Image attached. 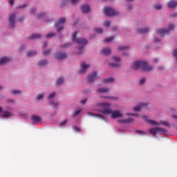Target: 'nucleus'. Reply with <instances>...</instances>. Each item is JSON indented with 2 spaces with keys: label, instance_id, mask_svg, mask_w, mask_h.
<instances>
[{
  "label": "nucleus",
  "instance_id": "nucleus-47",
  "mask_svg": "<svg viewBox=\"0 0 177 177\" xmlns=\"http://www.w3.org/2000/svg\"><path fill=\"white\" fill-rule=\"evenodd\" d=\"M42 97H44V93L39 94V95L37 97V99H38V100H40V99H42Z\"/></svg>",
  "mask_w": 177,
  "mask_h": 177
},
{
  "label": "nucleus",
  "instance_id": "nucleus-20",
  "mask_svg": "<svg viewBox=\"0 0 177 177\" xmlns=\"http://www.w3.org/2000/svg\"><path fill=\"white\" fill-rule=\"evenodd\" d=\"M138 32H139L140 34H142V33H144V32H149V28H139V29L138 30Z\"/></svg>",
  "mask_w": 177,
  "mask_h": 177
},
{
  "label": "nucleus",
  "instance_id": "nucleus-33",
  "mask_svg": "<svg viewBox=\"0 0 177 177\" xmlns=\"http://www.w3.org/2000/svg\"><path fill=\"white\" fill-rule=\"evenodd\" d=\"M136 132L139 135H146V133L142 130H136Z\"/></svg>",
  "mask_w": 177,
  "mask_h": 177
},
{
  "label": "nucleus",
  "instance_id": "nucleus-7",
  "mask_svg": "<svg viewBox=\"0 0 177 177\" xmlns=\"http://www.w3.org/2000/svg\"><path fill=\"white\" fill-rule=\"evenodd\" d=\"M15 19H16V15L15 14L10 16L8 24L11 28H15Z\"/></svg>",
  "mask_w": 177,
  "mask_h": 177
},
{
  "label": "nucleus",
  "instance_id": "nucleus-35",
  "mask_svg": "<svg viewBox=\"0 0 177 177\" xmlns=\"http://www.w3.org/2000/svg\"><path fill=\"white\" fill-rule=\"evenodd\" d=\"M67 124V119H65L64 121L59 123L60 127H64Z\"/></svg>",
  "mask_w": 177,
  "mask_h": 177
},
{
  "label": "nucleus",
  "instance_id": "nucleus-64",
  "mask_svg": "<svg viewBox=\"0 0 177 177\" xmlns=\"http://www.w3.org/2000/svg\"><path fill=\"white\" fill-rule=\"evenodd\" d=\"M128 9H132V5H129L128 6Z\"/></svg>",
  "mask_w": 177,
  "mask_h": 177
},
{
  "label": "nucleus",
  "instance_id": "nucleus-6",
  "mask_svg": "<svg viewBox=\"0 0 177 177\" xmlns=\"http://www.w3.org/2000/svg\"><path fill=\"white\" fill-rule=\"evenodd\" d=\"M66 22V18H60L58 21L55 24V27H57V31L58 32H60L63 28H64V26H62L63 23Z\"/></svg>",
  "mask_w": 177,
  "mask_h": 177
},
{
  "label": "nucleus",
  "instance_id": "nucleus-53",
  "mask_svg": "<svg viewBox=\"0 0 177 177\" xmlns=\"http://www.w3.org/2000/svg\"><path fill=\"white\" fill-rule=\"evenodd\" d=\"M24 49H26V47L24 46H22L20 48H19V50L20 52H23V50Z\"/></svg>",
  "mask_w": 177,
  "mask_h": 177
},
{
  "label": "nucleus",
  "instance_id": "nucleus-28",
  "mask_svg": "<svg viewBox=\"0 0 177 177\" xmlns=\"http://www.w3.org/2000/svg\"><path fill=\"white\" fill-rule=\"evenodd\" d=\"M102 81H103V82H113V81H114V78L109 77L106 79H104Z\"/></svg>",
  "mask_w": 177,
  "mask_h": 177
},
{
  "label": "nucleus",
  "instance_id": "nucleus-27",
  "mask_svg": "<svg viewBox=\"0 0 177 177\" xmlns=\"http://www.w3.org/2000/svg\"><path fill=\"white\" fill-rule=\"evenodd\" d=\"M147 122H149V124H151V125H160V123L154 121V120H147Z\"/></svg>",
  "mask_w": 177,
  "mask_h": 177
},
{
  "label": "nucleus",
  "instance_id": "nucleus-8",
  "mask_svg": "<svg viewBox=\"0 0 177 177\" xmlns=\"http://www.w3.org/2000/svg\"><path fill=\"white\" fill-rule=\"evenodd\" d=\"M97 73L96 72H93L92 74L88 75V80L89 82H93L95 80H97Z\"/></svg>",
  "mask_w": 177,
  "mask_h": 177
},
{
  "label": "nucleus",
  "instance_id": "nucleus-61",
  "mask_svg": "<svg viewBox=\"0 0 177 177\" xmlns=\"http://www.w3.org/2000/svg\"><path fill=\"white\" fill-rule=\"evenodd\" d=\"M127 115H136L135 113H127Z\"/></svg>",
  "mask_w": 177,
  "mask_h": 177
},
{
  "label": "nucleus",
  "instance_id": "nucleus-29",
  "mask_svg": "<svg viewBox=\"0 0 177 177\" xmlns=\"http://www.w3.org/2000/svg\"><path fill=\"white\" fill-rule=\"evenodd\" d=\"M128 46H119L118 47V50H127V49H128Z\"/></svg>",
  "mask_w": 177,
  "mask_h": 177
},
{
  "label": "nucleus",
  "instance_id": "nucleus-48",
  "mask_svg": "<svg viewBox=\"0 0 177 177\" xmlns=\"http://www.w3.org/2000/svg\"><path fill=\"white\" fill-rule=\"evenodd\" d=\"M45 13H39L37 15V17H39V19H41V17H42V16H44Z\"/></svg>",
  "mask_w": 177,
  "mask_h": 177
},
{
  "label": "nucleus",
  "instance_id": "nucleus-56",
  "mask_svg": "<svg viewBox=\"0 0 177 177\" xmlns=\"http://www.w3.org/2000/svg\"><path fill=\"white\" fill-rule=\"evenodd\" d=\"M171 17H177V12L172 14Z\"/></svg>",
  "mask_w": 177,
  "mask_h": 177
},
{
  "label": "nucleus",
  "instance_id": "nucleus-11",
  "mask_svg": "<svg viewBox=\"0 0 177 177\" xmlns=\"http://www.w3.org/2000/svg\"><path fill=\"white\" fill-rule=\"evenodd\" d=\"M147 106V104H146V103H141V104H139L138 106H134L133 108V111H140V109L142 107H146Z\"/></svg>",
  "mask_w": 177,
  "mask_h": 177
},
{
  "label": "nucleus",
  "instance_id": "nucleus-30",
  "mask_svg": "<svg viewBox=\"0 0 177 177\" xmlns=\"http://www.w3.org/2000/svg\"><path fill=\"white\" fill-rule=\"evenodd\" d=\"M12 93H13L14 95H20V93H21V91L20 90H12Z\"/></svg>",
  "mask_w": 177,
  "mask_h": 177
},
{
  "label": "nucleus",
  "instance_id": "nucleus-60",
  "mask_svg": "<svg viewBox=\"0 0 177 177\" xmlns=\"http://www.w3.org/2000/svg\"><path fill=\"white\" fill-rule=\"evenodd\" d=\"M0 113H3V108L0 106Z\"/></svg>",
  "mask_w": 177,
  "mask_h": 177
},
{
  "label": "nucleus",
  "instance_id": "nucleus-49",
  "mask_svg": "<svg viewBox=\"0 0 177 177\" xmlns=\"http://www.w3.org/2000/svg\"><path fill=\"white\" fill-rule=\"evenodd\" d=\"M35 12H37V10H36L35 8H32V9L30 10V12H31L32 15H34V13H35Z\"/></svg>",
  "mask_w": 177,
  "mask_h": 177
},
{
  "label": "nucleus",
  "instance_id": "nucleus-41",
  "mask_svg": "<svg viewBox=\"0 0 177 177\" xmlns=\"http://www.w3.org/2000/svg\"><path fill=\"white\" fill-rule=\"evenodd\" d=\"M50 104H53V107H57L59 106V102H50Z\"/></svg>",
  "mask_w": 177,
  "mask_h": 177
},
{
  "label": "nucleus",
  "instance_id": "nucleus-9",
  "mask_svg": "<svg viewBox=\"0 0 177 177\" xmlns=\"http://www.w3.org/2000/svg\"><path fill=\"white\" fill-rule=\"evenodd\" d=\"M67 57V54L65 53H57L55 55V59L58 60H63V59H66Z\"/></svg>",
  "mask_w": 177,
  "mask_h": 177
},
{
  "label": "nucleus",
  "instance_id": "nucleus-44",
  "mask_svg": "<svg viewBox=\"0 0 177 177\" xmlns=\"http://www.w3.org/2000/svg\"><path fill=\"white\" fill-rule=\"evenodd\" d=\"M71 45V44L70 43H67L64 44L63 46H61V48H68V46H70Z\"/></svg>",
  "mask_w": 177,
  "mask_h": 177
},
{
  "label": "nucleus",
  "instance_id": "nucleus-21",
  "mask_svg": "<svg viewBox=\"0 0 177 177\" xmlns=\"http://www.w3.org/2000/svg\"><path fill=\"white\" fill-rule=\"evenodd\" d=\"M149 133H151V135H153V136H156V135H157V127L150 129Z\"/></svg>",
  "mask_w": 177,
  "mask_h": 177
},
{
  "label": "nucleus",
  "instance_id": "nucleus-2",
  "mask_svg": "<svg viewBox=\"0 0 177 177\" xmlns=\"http://www.w3.org/2000/svg\"><path fill=\"white\" fill-rule=\"evenodd\" d=\"M134 70H141V71H151L153 66L148 65L145 61H137L133 64Z\"/></svg>",
  "mask_w": 177,
  "mask_h": 177
},
{
  "label": "nucleus",
  "instance_id": "nucleus-59",
  "mask_svg": "<svg viewBox=\"0 0 177 177\" xmlns=\"http://www.w3.org/2000/svg\"><path fill=\"white\" fill-rule=\"evenodd\" d=\"M112 31H117V27L111 28Z\"/></svg>",
  "mask_w": 177,
  "mask_h": 177
},
{
  "label": "nucleus",
  "instance_id": "nucleus-34",
  "mask_svg": "<svg viewBox=\"0 0 177 177\" xmlns=\"http://www.w3.org/2000/svg\"><path fill=\"white\" fill-rule=\"evenodd\" d=\"M34 55H37V51H29L28 53V56H34Z\"/></svg>",
  "mask_w": 177,
  "mask_h": 177
},
{
  "label": "nucleus",
  "instance_id": "nucleus-15",
  "mask_svg": "<svg viewBox=\"0 0 177 177\" xmlns=\"http://www.w3.org/2000/svg\"><path fill=\"white\" fill-rule=\"evenodd\" d=\"M156 133L162 135V133H167V130L161 127H156Z\"/></svg>",
  "mask_w": 177,
  "mask_h": 177
},
{
  "label": "nucleus",
  "instance_id": "nucleus-26",
  "mask_svg": "<svg viewBox=\"0 0 177 177\" xmlns=\"http://www.w3.org/2000/svg\"><path fill=\"white\" fill-rule=\"evenodd\" d=\"M109 66H111V67H120L121 64H120V62L109 63Z\"/></svg>",
  "mask_w": 177,
  "mask_h": 177
},
{
  "label": "nucleus",
  "instance_id": "nucleus-18",
  "mask_svg": "<svg viewBox=\"0 0 177 177\" xmlns=\"http://www.w3.org/2000/svg\"><path fill=\"white\" fill-rule=\"evenodd\" d=\"M32 121H35V122H39V121H41V117L36 115H32Z\"/></svg>",
  "mask_w": 177,
  "mask_h": 177
},
{
  "label": "nucleus",
  "instance_id": "nucleus-63",
  "mask_svg": "<svg viewBox=\"0 0 177 177\" xmlns=\"http://www.w3.org/2000/svg\"><path fill=\"white\" fill-rule=\"evenodd\" d=\"M44 48H46V46H47V45H48V44L47 43H44Z\"/></svg>",
  "mask_w": 177,
  "mask_h": 177
},
{
  "label": "nucleus",
  "instance_id": "nucleus-25",
  "mask_svg": "<svg viewBox=\"0 0 177 177\" xmlns=\"http://www.w3.org/2000/svg\"><path fill=\"white\" fill-rule=\"evenodd\" d=\"M38 66H45L46 64H48V61L45 59H42L38 62Z\"/></svg>",
  "mask_w": 177,
  "mask_h": 177
},
{
  "label": "nucleus",
  "instance_id": "nucleus-1",
  "mask_svg": "<svg viewBox=\"0 0 177 177\" xmlns=\"http://www.w3.org/2000/svg\"><path fill=\"white\" fill-rule=\"evenodd\" d=\"M97 106L100 109H101L100 111L102 114H110L111 118H121L124 116V115L119 110L112 111L111 108H110V103H100L97 104Z\"/></svg>",
  "mask_w": 177,
  "mask_h": 177
},
{
  "label": "nucleus",
  "instance_id": "nucleus-14",
  "mask_svg": "<svg viewBox=\"0 0 177 177\" xmlns=\"http://www.w3.org/2000/svg\"><path fill=\"white\" fill-rule=\"evenodd\" d=\"M10 62V58L8 57H3L0 59V65L1 64H6V63Z\"/></svg>",
  "mask_w": 177,
  "mask_h": 177
},
{
  "label": "nucleus",
  "instance_id": "nucleus-43",
  "mask_svg": "<svg viewBox=\"0 0 177 177\" xmlns=\"http://www.w3.org/2000/svg\"><path fill=\"white\" fill-rule=\"evenodd\" d=\"M104 26H105V27H109V26H110V21H104Z\"/></svg>",
  "mask_w": 177,
  "mask_h": 177
},
{
  "label": "nucleus",
  "instance_id": "nucleus-4",
  "mask_svg": "<svg viewBox=\"0 0 177 177\" xmlns=\"http://www.w3.org/2000/svg\"><path fill=\"white\" fill-rule=\"evenodd\" d=\"M175 28L174 24H169L168 26V29L160 28L158 29L156 32L160 34V37H164L165 35H168L170 31H172Z\"/></svg>",
  "mask_w": 177,
  "mask_h": 177
},
{
  "label": "nucleus",
  "instance_id": "nucleus-22",
  "mask_svg": "<svg viewBox=\"0 0 177 177\" xmlns=\"http://www.w3.org/2000/svg\"><path fill=\"white\" fill-rule=\"evenodd\" d=\"M64 82V79L63 77H59L56 80L57 85H62Z\"/></svg>",
  "mask_w": 177,
  "mask_h": 177
},
{
  "label": "nucleus",
  "instance_id": "nucleus-54",
  "mask_svg": "<svg viewBox=\"0 0 177 177\" xmlns=\"http://www.w3.org/2000/svg\"><path fill=\"white\" fill-rule=\"evenodd\" d=\"M154 41L156 44H158V42H160V39L155 38Z\"/></svg>",
  "mask_w": 177,
  "mask_h": 177
},
{
  "label": "nucleus",
  "instance_id": "nucleus-16",
  "mask_svg": "<svg viewBox=\"0 0 177 177\" xmlns=\"http://www.w3.org/2000/svg\"><path fill=\"white\" fill-rule=\"evenodd\" d=\"M109 91L110 89L107 88H100L97 90V92H98V93H107Z\"/></svg>",
  "mask_w": 177,
  "mask_h": 177
},
{
  "label": "nucleus",
  "instance_id": "nucleus-42",
  "mask_svg": "<svg viewBox=\"0 0 177 177\" xmlns=\"http://www.w3.org/2000/svg\"><path fill=\"white\" fill-rule=\"evenodd\" d=\"M55 95H56V93H51L48 97V99H53V97H55Z\"/></svg>",
  "mask_w": 177,
  "mask_h": 177
},
{
  "label": "nucleus",
  "instance_id": "nucleus-52",
  "mask_svg": "<svg viewBox=\"0 0 177 177\" xmlns=\"http://www.w3.org/2000/svg\"><path fill=\"white\" fill-rule=\"evenodd\" d=\"M78 1H80V0H71V3L75 4V3H77V2H78Z\"/></svg>",
  "mask_w": 177,
  "mask_h": 177
},
{
  "label": "nucleus",
  "instance_id": "nucleus-12",
  "mask_svg": "<svg viewBox=\"0 0 177 177\" xmlns=\"http://www.w3.org/2000/svg\"><path fill=\"white\" fill-rule=\"evenodd\" d=\"M81 10L83 13H88V12H91V7L88 5H83L81 7Z\"/></svg>",
  "mask_w": 177,
  "mask_h": 177
},
{
  "label": "nucleus",
  "instance_id": "nucleus-17",
  "mask_svg": "<svg viewBox=\"0 0 177 177\" xmlns=\"http://www.w3.org/2000/svg\"><path fill=\"white\" fill-rule=\"evenodd\" d=\"M102 53L105 55H110L111 53V50L109 48H104Z\"/></svg>",
  "mask_w": 177,
  "mask_h": 177
},
{
  "label": "nucleus",
  "instance_id": "nucleus-32",
  "mask_svg": "<svg viewBox=\"0 0 177 177\" xmlns=\"http://www.w3.org/2000/svg\"><path fill=\"white\" fill-rule=\"evenodd\" d=\"M113 39H114L113 37H108L106 39H104L105 42H111V41H113Z\"/></svg>",
  "mask_w": 177,
  "mask_h": 177
},
{
  "label": "nucleus",
  "instance_id": "nucleus-23",
  "mask_svg": "<svg viewBox=\"0 0 177 177\" xmlns=\"http://www.w3.org/2000/svg\"><path fill=\"white\" fill-rule=\"evenodd\" d=\"M2 113H3V118H9V117L12 115L9 111H3Z\"/></svg>",
  "mask_w": 177,
  "mask_h": 177
},
{
  "label": "nucleus",
  "instance_id": "nucleus-38",
  "mask_svg": "<svg viewBox=\"0 0 177 177\" xmlns=\"http://www.w3.org/2000/svg\"><path fill=\"white\" fill-rule=\"evenodd\" d=\"M162 125H165V127H168V128H170V127H171V125H169V123L167 122H164V121H162Z\"/></svg>",
  "mask_w": 177,
  "mask_h": 177
},
{
  "label": "nucleus",
  "instance_id": "nucleus-39",
  "mask_svg": "<svg viewBox=\"0 0 177 177\" xmlns=\"http://www.w3.org/2000/svg\"><path fill=\"white\" fill-rule=\"evenodd\" d=\"M80 113H81V109H79L77 111H75L74 112V114H73V117H77V115H78V114H80Z\"/></svg>",
  "mask_w": 177,
  "mask_h": 177
},
{
  "label": "nucleus",
  "instance_id": "nucleus-24",
  "mask_svg": "<svg viewBox=\"0 0 177 177\" xmlns=\"http://www.w3.org/2000/svg\"><path fill=\"white\" fill-rule=\"evenodd\" d=\"M132 121H133V120L132 118H129L127 120H119V122H122L123 124H127L128 122H132Z\"/></svg>",
  "mask_w": 177,
  "mask_h": 177
},
{
  "label": "nucleus",
  "instance_id": "nucleus-62",
  "mask_svg": "<svg viewBox=\"0 0 177 177\" xmlns=\"http://www.w3.org/2000/svg\"><path fill=\"white\" fill-rule=\"evenodd\" d=\"M96 116H97V117H100V118H103V115H102L97 114V115H96Z\"/></svg>",
  "mask_w": 177,
  "mask_h": 177
},
{
  "label": "nucleus",
  "instance_id": "nucleus-51",
  "mask_svg": "<svg viewBox=\"0 0 177 177\" xmlns=\"http://www.w3.org/2000/svg\"><path fill=\"white\" fill-rule=\"evenodd\" d=\"M80 103H82V104H85V103H86V99L81 100Z\"/></svg>",
  "mask_w": 177,
  "mask_h": 177
},
{
  "label": "nucleus",
  "instance_id": "nucleus-50",
  "mask_svg": "<svg viewBox=\"0 0 177 177\" xmlns=\"http://www.w3.org/2000/svg\"><path fill=\"white\" fill-rule=\"evenodd\" d=\"M75 131L76 132H81V129L79 128V127H75Z\"/></svg>",
  "mask_w": 177,
  "mask_h": 177
},
{
  "label": "nucleus",
  "instance_id": "nucleus-3",
  "mask_svg": "<svg viewBox=\"0 0 177 177\" xmlns=\"http://www.w3.org/2000/svg\"><path fill=\"white\" fill-rule=\"evenodd\" d=\"M77 34H78L77 32H75L72 35V41L73 42H76V44H78L79 46L77 47L78 50H82L84 48H85V46L88 44V41L84 38H77Z\"/></svg>",
  "mask_w": 177,
  "mask_h": 177
},
{
  "label": "nucleus",
  "instance_id": "nucleus-40",
  "mask_svg": "<svg viewBox=\"0 0 177 177\" xmlns=\"http://www.w3.org/2000/svg\"><path fill=\"white\" fill-rule=\"evenodd\" d=\"M113 60H114V62H121V59L118 57H113Z\"/></svg>",
  "mask_w": 177,
  "mask_h": 177
},
{
  "label": "nucleus",
  "instance_id": "nucleus-58",
  "mask_svg": "<svg viewBox=\"0 0 177 177\" xmlns=\"http://www.w3.org/2000/svg\"><path fill=\"white\" fill-rule=\"evenodd\" d=\"M18 8H19V9H21L23 8H26V5L19 6Z\"/></svg>",
  "mask_w": 177,
  "mask_h": 177
},
{
  "label": "nucleus",
  "instance_id": "nucleus-36",
  "mask_svg": "<svg viewBox=\"0 0 177 177\" xmlns=\"http://www.w3.org/2000/svg\"><path fill=\"white\" fill-rule=\"evenodd\" d=\"M52 37H55V33L51 32V33H48L46 35V38H52Z\"/></svg>",
  "mask_w": 177,
  "mask_h": 177
},
{
  "label": "nucleus",
  "instance_id": "nucleus-10",
  "mask_svg": "<svg viewBox=\"0 0 177 177\" xmlns=\"http://www.w3.org/2000/svg\"><path fill=\"white\" fill-rule=\"evenodd\" d=\"M81 70L80 71V73L82 74L84 73H85V71H86V70H88V68H89V64H86L84 62H83L81 65Z\"/></svg>",
  "mask_w": 177,
  "mask_h": 177
},
{
  "label": "nucleus",
  "instance_id": "nucleus-13",
  "mask_svg": "<svg viewBox=\"0 0 177 177\" xmlns=\"http://www.w3.org/2000/svg\"><path fill=\"white\" fill-rule=\"evenodd\" d=\"M168 8L170 9H172L174 8H176L177 6V1H170L167 3Z\"/></svg>",
  "mask_w": 177,
  "mask_h": 177
},
{
  "label": "nucleus",
  "instance_id": "nucleus-45",
  "mask_svg": "<svg viewBox=\"0 0 177 177\" xmlns=\"http://www.w3.org/2000/svg\"><path fill=\"white\" fill-rule=\"evenodd\" d=\"M50 53V50L49 49H47L46 51L43 52V55H49Z\"/></svg>",
  "mask_w": 177,
  "mask_h": 177
},
{
  "label": "nucleus",
  "instance_id": "nucleus-57",
  "mask_svg": "<svg viewBox=\"0 0 177 177\" xmlns=\"http://www.w3.org/2000/svg\"><path fill=\"white\" fill-rule=\"evenodd\" d=\"M87 114H88V115H93V117H95V115H96L93 113H88Z\"/></svg>",
  "mask_w": 177,
  "mask_h": 177
},
{
  "label": "nucleus",
  "instance_id": "nucleus-19",
  "mask_svg": "<svg viewBox=\"0 0 177 177\" xmlns=\"http://www.w3.org/2000/svg\"><path fill=\"white\" fill-rule=\"evenodd\" d=\"M29 39H37L38 38H41L40 34H32L31 36H29Z\"/></svg>",
  "mask_w": 177,
  "mask_h": 177
},
{
  "label": "nucleus",
  "instance_id": "nucleus-37",
  "mask_svg": "<svg viewBox=\"0 0 177 177\" xmlns=\"http://www.w3.org/2000/svg\"><path fill=\"white\" fill-rule=\"evenodd\" d=\"M146 82V79L145 77H142L140 80V85H143V84H145Z\"/></svg>",
  "mask_w": 177,
  "mask_h": 177
},
{
  "label": "nucleus",
  "instance_id": "nucleus-31",
  "mask_svg": "<svg viewBox=\"0 0 177 177\" xmlns=\"http://www.w3.org/2000/svg\"><path fill=\"white\" fill-rule=\"evenodd\" d=\"M95 31H96V32H97L98 34H102V32H103V29H102V28H95Z\"/></svg>",
  "mask_w": 177,
  "mask_h": 177
},
{
  "label": "nucleus",
  "instance_id": "nucleus-55",
  "mask_svg": "<svg viewBox=\"0 0 177 177\" xmlns=\"http://www.w3.org/2000/svg\"><path fill=\"white\" fill-rule=\"evenodd\" d=\"M15 3V0H10V5H13Z\"/></svg>",
  "mask_w": 177,
  "mask_h": 177
},
{
  "label": "nucleus",
  "instance_id": "nucleus-5",
  "mask_svg": "<svg viewBox=\"0 0 177 177\" xmlns=\"http://www.w3.org/2000/svg\"><path fill=\"white\" fill-rule=\"evenodd\" d=\"M104 13L106 16H118V12L110 7H105L104 8Z\"/></svg>",
  "mask_w": 177,
  "mask_h": 177
},
{
  "label": "nucleus",
  "instance_id": "nucleus-46",
  "mask_svg": "<svg viewBox=\"0 0 177 177\" xmlns=\"http://www.w3.org/2000/svg\"><path fill=\"white\" fill-rule=\"evenodd\" d=\"M154 8L155 9H157V10H160L162 7L160 5H156Z\"/></svg>",
  "mask_w": 177,
  "mask_h": 177
}]
</instances>
